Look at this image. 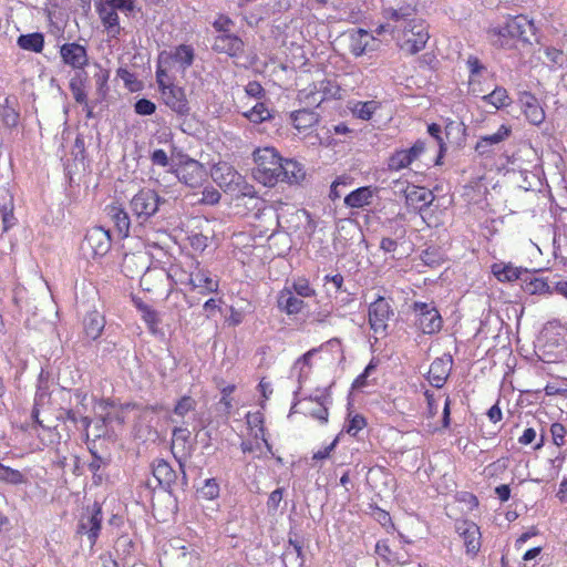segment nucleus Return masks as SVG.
<instances>
[{
    "instance_id": "nucleus-1",
    "label": "nucleus",
    "mask_w": 567,
    "mask_h": 567,
    "mask_svg": "<svg viewBox=\"0 0 567 567\" xmlns=\"http://www.w3.org/2000/svg\"><path fill=\"white\" fill-rule=\"evenodd\" d=\"M488 34L495 38L493 45L502 49L514 48V40L523 43H532L533 40L538 42L535 22L525 14L508 17L504 23L491 27Z\"/></svg>"
},
{
    "instance_id": "nucleus-2",
    "label": "nucleus",
    "mask_w": 567,
    "mask_h": 567,
    "mask_svg": "<svg viewBox=\"0 0 567 567\" xmlns=\"http://www.w3.org/2000/svg\"><path fill=\"white\" fill-rule=\"evenodd\" d=\"M254 178L267 187L277 185L282 156L274 147H264L254 152Z\"/></svg>"
},
{
    "instance_id": "nucleus-3",
    "label": "nucleus",
    "mask_w": 567,
    "mask_h": 567,
    "mask_svg": "<svg viewBox=\"0 0 567 567\" xmlns=\"http://www.w3.org/2000/svg\"><path fill=\"white\" fill-rule=\"evenodd\" d=\"M166 199L151 188L140 189L131 199L130 208L140 225L148 221L159 210Z\"/></svg>"
},
{
    "instance_id": "nucleus-4",
    "label": "nucleus",
    "mask_w": 567,
    "mask_h": 567,
    "mask_svg": "<svg viewBox=\"0 0 567 567\" xmlns=\"http://www.w3.org/2000/svg\"><path fill=\"white\" fill-rule=\"evenodd\" d=\"M414 327L424 334L439 333L443 319L434 302L414 301L411 306Z\"/></svg>"
},
{
    "instance_id": "nucleus-5",
    "label": "nucleus",
    "mask_w": 567,
    "mask_h": 567,
    "mask_svg": "<svg viewBox=\"0 0 567 567\" xmlns=\"http://www.w3.org/2000/svg\"><path fill=\"white\" fill-rule=\"evenodd\" d=\"M394 316V309L391 301L385 297L379 296L368 307V322L370 329L382 337L389 333V321Z\"/></svg>"
},
{
    "instance_id": "nucleus-6",
    "label": "nucleus",
    "mask_w": 567,
    "mask_h": 567,
    "mask_svg": "<svg viewBox=\"0 0 567 567\" xmlns=\"http://www.w3.org/2000/svg\"><path fill=\"white\" fill-rule=\"evenodd\" d=\"M112 246V238L109 229L95 226L87 229L81 244L82 251L92 258L105 256Z\"/></svg>"
},
{
    "instance_id": "nucleus-7",
    "label": "nucleus",
    "mask_w": 567,
    "mask_h": 567,
    "mask_svg": "<svg viewBox=\"0 0 567 567\" xmlns=\"http://www.w3.org/2000/svg\"><path fill=\"white\" fill-rule=\"evenodd\" d=\"M403 34L404 39L401 43V49L409 54H416L423 50L430 39L427 24L420 18L405 24Z\"/></svg>"
},
{
    "instance_id": "nucleus-8",
    "label": "nucleus",
    "mask_w": 567,
    "mask_h": 567,
    "mask_svg": "<svg viewBox=\"0 0 567 567\" xmlns=\"http://www.w3.org/2000/svg\"><path fill=\"white\" fill-rule=\"evenodd\" d=\"M103 520L102 506L94 502L92 506L86 507L85 512L81 515L76 533L86 535L91 547L96 544L100 536Z\"/></svg>"
},
{
    "instance_id": "nucleus-9",
    "label": "nucleus",
    "mask_w": 567,
    "mask_h": 567,
    "mask_svg": "<svg viewBox=\"0 0 567 567\" xmlns=\"http://www.w3.org/2000/svg\"><path fill=\"white\" fill-rule=\"evenodd\" d=\"M173 173L177 179L190 188L200 187L207 178V171L202 163L187 157L181 162Z\"/></svg>"
},
{
    "instance_id": "nucleus-10",
    "label": "nucleus",
    "mask_w": 567,
    "mask_h": 567,
    "mask_svg": "<svg viewBox=\"0 0 567 567\" xmlns=\"http://www.w3.org/2000/svg\"><path fill=\"white\" fill-rule=\"evenodd\" d=\"M425 150V142L417 140L410 148L395 151L388 159V169L400 172L408 168L424 154Z\"/></svg>"
},
{
    "instance_id": "nucleus-11",
    "label": "nucleus",
    "mask_w": 567,
    "mask_h": 567,
    "mask_svg": "<svg viewBox=\"0 0 567 567\" xmlns=\"http://www.w3.org/2000/svg\"><path fill=\"white\" fill-rule=\"evenodd\" d=\"M161 95L165 105L178 116L189 115L190 106L184 87L173 83L167 87H164L163 91H161Z\"/></svg>"
},
{
    "instance_id": "nucleus-12",
    "label": "nucleus",
    "mask_w": 567,
    "mask_h": 567,
    "mask_svg": "<svg viewBox=\"0 0 567 567\" xmlns=\"http://www.w3.org/2000/svg\"><path fill=\"white\" fill-rule=\"evenodd\" d=\"M455 529L464 540L467 555L476 556L481 549V530L480 527L471 520L456 522Z\"/></svg>"
},
{
    "instance_id": "nucleus-13",
    "label": "nucleus",
    "mask_w": 567,
    "mask_h": 567,
    "mask_svg": "<svg viewBox=\"0 0 567 567\" xmlns=\"http://www.w3.org/2000/svg\"><path fill=\"white\" fill-rule=\"evenodd\" d=\"M60 56L64 64L73 68L75 71L84 70V66L89 63L85 47L78 42L62 44L60 47Z\"/></svg>"
},
{
    "instance_id": "nucleus-14",
    "label": "nucleus",
    "mask_w": 567,
    "mask_h": 567,
    "mask_svg": "<svg viewBox=\"0 0 567 567\" xmlns=\"http://www.w3.org/2000/svg\"><path fill=\"white\" fill-rule=\"evenodd\" d=\"M212 49L216 53H224L230 58H239L244 54L245 43L240 37L231 32L226 35H216Z\"/></svg>"
},
{
    "instance_id": "nucleus-15",
    "label": "nucleus",
    "mask_w": 567,
    "mask_h": 567,
    "mask_svg": "<svg viewBox=\"0 0 567 567\" xmlns=\"http://www.w3.org/2000/svg\"><path fill=\"white\" fill-rule=\"evenodd\" d=\"M278 183L288 185H300L306 178L303 164L293 159L282 157L281 167L278 171Z\"/></svg>"
},
{
    "instance_id": "nucleus-16",
    "label": "nucleus",
    "mask_w": 567,
    "mask_h": 567,
    "mask_svg": "<svg viewBox=\"0 0 567 567\" xmlns=\"http://www.w3.org/2000/svg\"><path fill=\"white\" fill-rule=\"evenodd\" d=\"M212 177L227 193H235L236 185L243 183V175L227 164H218L213 168Z\"/></svg>"
},
{
    "instance_id": "nucleus-17",
    "label": "nucleus",
    "mask_w": 567,
    "mask_h": 567,
    "mask_svg": "<svg viewBox=\"0 0 567 567\" xmlns=\"http://www.w3.org/2000/svg\"><path fill=\"white\" fill-rule=\"evenodd\" d=\"M152 473L158 485L165 491L172 494L173 485L177 481V474L172 465L164 458H156L153 461Z\"/></svg>"
},
{
    "instance_id": "nucleus-18",
    "label": "nucleus",
    "mask_w": 567,
    "mask_h": 567,
    "mask_svg": "<svg viewBox=\"0 0 567 567\" xmlns=\"http://www.w3.org/2000/svg\"><path fill=\"white\" fill-rule=\"evenodd\" d=\"M538 270L527 268V274L522 278L520 287L524 292L534 296L553 295L551 282L537 277Z\"/></svg>"
},
{
    "instance_id": "nucleus-19",
    "label": "nucleus",
    "mask_w": 567,
    "mask_h": 567,
    "mask_svg": "<svg viewBox=\"0 0 567 567\" xmlns=\"http://www.w3.org/2000/svg\"><path fill=\"white\" fill-rule=\"evenodd\" d=\"M519 103L527 121L533 125H540L545 120V112L537 97L530 92H522Z\"/></svg>"
},
{
    "instance_id": "nucleus-20",
    "label": "nucleus",
    "mask_w": 567,
    "mask_h": 567,
    "mask_svg": "<svg viewBox=\"0 0 567 567\" xmlns=\"http://www.w3.org/2000/svg\"><path fill=\"white\" fill-rule=\"evenodd\" d=\"M491 272L499 282H522V278L527 274V268L516 267L512 262L498 261L491 266Z\"/></svg>"
},
{
    "instance_id": "nucleus-21",
    "label": "nucleus",
    "mask_w": 567,
    "mask_h": 567,
    "mask_svg": "<svg viewBox=\"0 0 567 567\" xmlns=\"http://www.w3.org/2000/svg\"><path fill=\"white\" fill-rule=\"evenodd\" d=\"M382 16L389 21L396 23L398 28H404L405 24L416 20V7L411 3L402 4L398 8L386 7L382 9Z\"/></svg>"
},
{
    "instance_id": "nucleus-22",
    "label": "nucleus",
    "mask_w": 567,
    "mask_h": 567,
    "mask_svg": "<svg viewBox=\"0 0 567 567\" xmlns=\"http://www.w3.org/2000/svg\"><path fill=\"white\" fill-rule=\"evenodd\" d=\"M350 52L354 56H361L368 51L374 50L375 38L364 29H358L350 33Z\"/></svg>"
},
{
    "instance_id": "nucleus-23",
    "label": "nucleus",
    "mask_w": 567,
    "mask_h": 567,
    "mask_svg": "<svg viewBox=\"0 0 567 567\" xmlns=\"http://www.w3.org/2000/svg\"><path fill=\"white\" fill-rule=\"evenodd\" d=\"M453 360L452 357L449 355L447 359L436 358L430 365L429 370V381L432 386L441 389L451 372Z\"/></svg>"
},
{
    "instance_id": "nucleus-24",
    "label": "nucleus",
    "mask_w": 567,
    "mask_h": 567,
    "mask_svg": "<svg viewBox=\"0 0 567 567\" xmlns=\"http://www.w3.org/2000/svg\"><path fill=\"white\" fill-rule=\"evenodd\" d=\"M512 133L509 126L502 124L496 133L481 136L475 145V151L484 156L493 152V147L506 140Z\"/></svg>"
},
{
    "instance_id": "nucleus-25",
    "label": "nucleus",
    "mask_w": 567,
    "mask_h": 567,
    "mask_svg": "<svg viewBox=\"0 0 567 567\" xmlns=\"http://www.w3.org/2000/svg\"><path fill=\"white\" fill-rule=\"evenodd\" d=\"M166 59L177 63L179 69L185 72L195 61V50L190 44H179L171 52H165Z\"/></svg>"
},
{
    "instance_id": "nucleus-26",
    "label": "nucleus",
    "mask_w": 567,
    "mask_h": 567,
    "mask_svg": "<svg viewBox=\"0 0 567 567\" xmlns=\"http://www.w3.org/2000/svg\"><path fill=\"white\" fill-rule=\"evenodd\" d=\"M278 308L287 315H297L303 307L305 302L295 296L293 290L288 289V286L279 292L277 298Z\"/></svg>"
},
{
    "instance_id": "nucleus-27",
    "label": "nucleus",
    "mask_w": 567,
    "mask_h": 567,
    "mask_svg": "<svg viewBox=\"0 0 567 567\" xmlns=\"http://www.w3.org/2000/svg\"><path fill=\"white\" fill-rule=\"evenodd\" d=\"M105 328V318L99 311H90L83 319L85 337L92 341L99 339Z\"/></svg>"
},
{
    "instance_id": "nucleus-28",
    "label": "nucleus",
    "mask_w": 567,
    "mask_h": 567,
    "mask_svg": "<svg viewBox=\"0 0 567 567\" xmlns=\"http://www.w3.org/2000/svg\"><path fill=\"white\" fill-rule=\"evenodd\" d=\"M107 214L121 237H127L131 229V218L128 213L120 205L107 206Z\"/></svg>"
},
{
    "instance_id": "nucleus-29",
    "label": "nucleus",
    "mask_w": 567,
    "mask_h": 567,
    "mask_svg": "<svg viewBox=\"0 0 567 567\" xmlns=\"http://www.w3.org/2000/svg\"><path fill=\"white\" fill-rule=\"evenodd\" d=\"M374 190L371 186H362L350 192L344 197V204L351 208H362L369 206L372 203Z\"/></svg>"
},
{
    "instance_id": "nucleus-30",
    "label": "nucleus",
    "mask_w": 567,
    "mask_h": 567,
    "mask_svg": "<svg viewBox=\"0 0 567 567\" xmlns=\"http://www.w3.org/2000/svg\"><path fill=\"white\" fill-rule=\"evenodd\" d=\"M435 196L433 193L424 187L413 186L408 188L405 193L406 204L409 206H415L416 204H421L420 210L423 208H427L434 200Z\"/></svg>"
},
{
    "instance_id": "nucleus-31",
    "label": "nucleus",
    "mask_w": 567,
    "mask_h": 567,
    "mask_svg": "<svg viewBox=\"0 0 567 567\" xmlns=\"http://www.w3.org/2000/svg\"><path fill=\"white\" fill-rule=\"evenodd\" d=\"M290 118L298 131H306L319 122V114L313 110L301 109L292 112Z\"/></svg>"
},
{
    "instance_id": "nucleus-32",
    "label": "nucleus",
    "mask_w": 567,
    "mask_h": 567,
    "mask_svg": "<svg viewBox=\"0 0 567 567\" xmlns=\"http://www.w3.org/2000/svg\"><path fill=\"white\" fill-rule=\"evenodd\" d=\"M87 82V73L82 71H75L73 76L70 79L69 87L76 103L83 104L87 99L85 91Z\"/></svg>"
},
{
    "instance_id": "nucleus-33",
    "label": "nucleus",
    "mask_w": 567,
    "mask_h": 567,
    "mask_svg": "<svg viewBox=\"0 0 567 567\" xmlns=\"http://www.w3.org/2000/svg\"><path fill=\"white\" fill-rule=\"evenodd\" d=\"M350 111L352 115L362 121H369L372 118L373 114L381 107V103L371 100V101H354L350 103Z\"/></svg>"
},
{
    "instance_id": "nucleus-34",
    "label": "nucleus",
    "mask_w": 567,
    "mask_h": 567,
    "mask_svg": "<svg viewBox=\"0 0 567 567\" xmlns=\"http://www.w3.org/2000/svg\"><path fill=\"white\" fill-rule=\"evenodd\" d=\"M17 45L24 51L41 53L44 48V34L42 32L20 34Z\"/></svg>"
},
{
    "instance_id": "nucleus-35",
    "label": "nucleus",
    "mask_w": 567,
    "mask_h": 567,
    "mask_svg": "<svg viewBox=\"0 0 567 567\" xmlns=\"http://www.w3.org/2000/svg\"><path fill=\"white\" fill-rule=\"evenodd\" d=\"M104 3H101L96 7L99 16L102 20V23L104 28L113 34V37H116L121 33V27H120V18L115 9L111 8L107 9L103 6Z\"/></svg>"
},
{
    "instance_id": "nucleus-36",
    "label": "nucleus",
    "mask_w": 567,
    "mask_h": 567,
    "mask_svg": "<svg viewBox=\"0 0 567 567\" xmlns=\"http://www.w3.org/2000/svg\"><path fill=\"white\" fill-rule=\"evenodd\" d=\"M195 284L202 295L217 292L219 289L218 280L212 278L209 271L199 269L198 265L195 270Z\"/></svg>"
},
{
    "instance_id": "nucleus-37",
    "label": "nucleus",
    "mask_w": 567,
    "mask_h": 567,
    "mask_svg": "<svg viewBox=\"0 0 567 567\" xmlns=\"http://www.w3.org/2000/svg\"><path fill=\"white\" fill-rule=\"evenodd\" d=\"M482 99L484 102L493 105L497 110L511 104V97L507 90L503 86H496L489 94L484 95Z\"/></svg>"
},
{
    "instance_id": "nucleus-38",
    "label": "nucleus",
    "mask_w": 567,
    "mask_h": 567,
    "mask_svg": "<svg viewBox=\"0 0 567 567\" xmlns=\"http://www.w3.org/2000/svg\"><path fill=\"white\" fill-rule=\"evenodd\" d=\"M317 406L310 412L313 419L319 420L322 424L328 422V405L331 404V396L328 392L315 398Z\"/></svg>"
},
{
    "instance_id": "nucleus-39",
    "label": "nucleus",
    "mask_w": 567,
    "mask_h": 567,
    "mask_svg": "<svg viewBox=\"0 0 567 567\" xmlns=\"http://www.w3.org/2000/svg\"><path fill=\"white\" fill-rule=\"evenodd\" d=\"M244 116L255 124L262 123L272 117L271 111L262 102L257 103L249 111L245 112Z\"/></svg>"
},
{
    "instance_id": "nucleus-40",
    "label": "nucleus",
    "mask_w": 567,
    "mask_h": 567,
    "mask_svg": "<svg viewBox=\"0 0 567 567\" xmlns=\"http://www.w3.org/2000/svg\"><path fill=\"white\" fill-rule=\"evenodd\" d=\"M138 309L142 312V319L146 323L150 332L152 334H156L158 332L159 323V317L157 311L145 303L138 305Z\"/></svg>"
},
{
    "instance_id": "nucleus-41",
    "label": "nucleus",
    "mask_w": 567,
    "mask_h": 567,
    "mask_svg": "<svg viewBox=\"0 0 567 567\" xmlns=\"http://www.w3.org/2000/svg\"><path fill=\"white\" fill-rule=\"evenodd\" d=\"M0 214L2 220V233H7L18 223V219L13 214L12 198L0 206Z\"/></svg>"
},
{
    "instance_id": "nucleus-42",
    "label": "nucleus",
    "mask_w": 567,
    "mask_h": 567,
    "mask_svg": "<svg viewBox=\"0 0 567 567\" xmlns=\"http://www.w3.org/2000/svg\"><path fill=\"white\" fill-rule=\"evenodd\" d=\"M288 289L293 290V293L301 298H310L316 296V290L310 286V282L305 277H299L292 281Z\"/></svg>"
},
{
    "instance_id": "nucleus-43",
    "label": "nucleus",
    "mask_w": 567,
    "mask_h": 567,
    "mask_svg": "<svg viewBox=\"0 0 567 567\" xmlns=\"http://www.w3.org/2000/svg\"><path fill=\"white\" fill-rule=\"evenodd\" d=\"M220 487L217 483L216 478H206L200 488L197 489V494L199 497L213 501L219 496Z\"/></svg>"
},
{
    "instance_id": "nucleus-44",
    "label": "nucleus",
    "mask_w": 567,
    "mask_h": 567,
    "mask_svg": "<svg viewBox=\"0 0 567 567\" xmlns=\"http://www.w3.org/2000/svg\"><path fill=\"white\" fill-rule=\"evenodd\" d=\"M0 117L4 126L13 128L19 124L20 113L18 107L0 105Z\"/></svg>"
},
{
    "instance_id": "nucleus-45",
    "label": "nucleus",
    "mask_w": 567,
    "mask_h": 567,
    "mask_svg": "<svg viewBox=\"0 0 567 567\" xmlns=\"http://www.w3.org/2000/svg\"><path fill=\"white\" fill-rule=\"evenodd\" d=\"M0 481L7 484L20 485L24 483V475L14 468L0 463Z\"/></svg>"
},
{
    "instance_id": "nucleus-46",
    "label": "nucleus",
    "mask_w": 567,
    "mask_h": 567,
    "mask_svg": "<svg viewBox=\"0 0 567 567\" xmlns=\"http://www.w3.org/2000/svg\"><path fill=\"white\" fill-rule=\"evenodd\" d=\"M196 401L189 395H183L174 406L173 413L176 416L184 417L188 412L196 409Z\"/></svg>"
},
{
    "instance_id": "nucleus-47",
    "label": "nucleus",
    "mask_w": 567,
    "mask_h": 567,
    "mask_svg": "<svg viewBox=\"0 0 567 567\" xmlns=\"http://www.w3.org/2000/svg\"><path fill=\"white\" fill-rule=\"evenodd\" d=\"M235 22L226 14H218V17L212 22V27L216 31L217 35H226L231 33Z\"/></svg>"
},
{
    "instance_id": "nucleus-48",
    "label": "nucleus",
    "mask_w": 567,
    "mask_h": 567,
    "mask_svg": "<svg viewBox=\"0 0 567 567\" xmlns=\"http://www.w3.org/2000/svg\"><path fill=\"white\" fill-rule=\"evenodd\" d=\"M281 559L286 567H302L305 563L302 551H295L288 549H285Z\"/></svg>"
},
{
    "instance_id": "nucleus-49",
    "label": "nucleus",
    "mask_w": 567,
    "mask_h": 567,
    "mask_svg": "<svg viewBox=\"0 0 567 567\" xmlns=\"http://www.w3.org/2000/svg\"><path fill=\"white\" fill-rule=\"evenodd\" d=\"M427 133L437 142L440 152L436 159V164L440 163V158L443 156V153L446 151L445 143L442 136V127L440 124L431 123L427 125Z\"/></svg>"
},
{
    "instance_id": "nucleus-50",
    "label": "nucleus",
    "mask_w": 567,
    "mask_h": 567,
    "mask_svg": "<svg viewBox=\"0 0 567 567\" xmlns=\"http://www.w3.org/2000/svg\"><path fill=\"white\" fill-rule=\"evenodd\" d=\"M134 111L138 115H152L156 111V105L148 99H140L134 104Z\"/></svg>"
},
{
    "instance_id": "nucleus-51",
    "label": "nucleus",
    "mask_w": 567,
    "mask_h": 567,
    "mask_svg": "<svg viewBox=\"0 0 567 567\" xmlns=\"http://www.w3.org/2000/svg\"><path fill=\"white\" fill-rule=\"evenodd\" d=\"M365 425V419L360 414H355L349 420L348 424L344 426V430L348 434L355 436Z\"/></svg>"
},
{
    "instance_id": "nucleus-52",
    "label": "nucleus",
    "mask_w": 567,
    "mask_h": 567,
    "mask_svg": "<svg viewBox=\"0 0 567 567\" xmlns=\"http://www.w3.org/2000/svg\"><path fill=\"white\" fill-rule=\"evenodd\" d=\"M73 410L80 420L81 429L83 431H89L92 420L85 415V413L87 412L86 403H75Z\"/></svg>"
},
{
    "instance_id": "nucleus-53",
    "label": "nucleus",
    "mask_w": 567,
    "mask_h": 567,
    "mask_svg": "<svg viewBox=\"0 0 567 567\" xmlns=\"http://www.w3.org/2000/svg\"><path fill=\"white\" fill-rule=\"evenodd\" d=\"M164 54H165V52H162L159 54L158 65H157V69H156V82L158 84L159 92L163 91L164 87H167L168 85L173 84V82H171L169 79H168V74H167L166 70H164L161 66V63H162V61L164 59Z\"/></svg>"
},
{
    "instance_id": "nucleus-54",
    "label": "nucleus",
    "mask_w": 567,
    "mask_h": 567,
    "mask_svg": "<svg viewBox=\"0 0 567 567\" xmlns=\"http://www.w3.org/2000/svg\"><path fill=\"white\" fill-rule=\"evenodd\" d=\"M102 2L115 10L132 12L135 10L134 0H102Z\"/></svg>"
},
{
    "instance_id": "nucleus-55",
    "label": "nucleus",
    "mask_w": 567,
    "mask_h": 567,
    "mask_svg": "<svg viewBox=\"0 0 567 567\" xmlns=\"http://www.w3.org/2000/svg\"><path fill=\"white\" fill-rule=\"evenodd\" d=\"M550 433L555 445L563 446L565 444L566 429L561 423H553L550 426Z\"/></svg>"
},
{
    "instance_id": "nucleus-56",
    "label": "nucleus",
    "mask_w": 567,
    "mask_h": 567,
    "mask_svg": "<svg viewBox=\"0 0 567 567\" xmlns=\"http://www.w3.org/2000/svg\"><path fill=\"white\" fill-rule=\"evenodd\" d=\"M282 497H284V488L282 487H278L270 493L268 501H267V508H268L269 513H275L278 509V507L282 501Z\"/></svg>"
},
{
    "instance_id": "nucleus-57",
    "label": "nucleus",
    "mask_w": 567,
    "mask_h": 567,
    "mask_svg": "<svg viewBox=\"0 0 567 567\" xmlns=\"http://www.w3.org/2000/svg\"><path fill=\"white\" fill-rule=\"evenodd\" d=\"M466 65H467L471 79L473 76L480 75L482 72L486 71V66L475 55H470L467 58Z\"/></svg>"
},
{
    "instance_id": "nucleus-58",
    "label": "nucleus",
    "mask_w": 567,
    "mask_h": 567,
    "mask_svg": "<svg viewBox=\"0 0 567 567\" xmlns=\"http://www.w3.org/2000/svg\"><path fill=\"white\" fill-rule=\"evenodd\" d=\"M74 161L84 162L85 159V141L84 137L78 135L71 151Z\"/></svg>"
},
{
    "instance_id": "nucleus-59",
    "label": "nucleus",
    "mask_w": 567,
    "mask_h": 567,
    "mask_svg": "<svg viewBox=\"0 0 567 567\" xmlns=\"http://www.w3.org/2000/svg\"><path fill=\"white\" fill-rule=\"evenodd\" d=\"M42 377H43V371L41 372V374L39 377V385H38V389L35 392V396H34V405L35 406L44 404L50 396L48 388L42 384Z\"/></svg>"
},
{
    "instance_id": "nucleus-60",
    "label": "nucleus",
    "mask_w": 567,
    "mask_h": 567,
    "mask_svg": "<svg viewBox=\"0 0 567 567\" xmlns=\"http://www.w3.org/2000/svg\"><path fill=\"white\" fill-rule=\"evenodd\" d=\"M245 92L248 96L255 97L258 100L265 97V95H266L264 87L257 81L248 82V84L245 86Z\"/></svg>"
},
{
    "instance_id": "nucleus-61",
    "label": "nucleus",
    "mask_w": 567,
    "mask_h": 567,
    "mask_svg": "<svg viewBox=\"0 0 567 567\" xmlns=\"http://www.w3.org/2000/svg\"><path fill=\"white\" fill-rule=\"evenodd\" d=\"M113 417L110 413H104L101 415V417L95 422L94 429H95V439H100L105 435L106 433V425L111 423Z\"/></svg>"
},
{
    "instance_id": "nucleus-62",
    "label": "nucleus",
    "mask_w": 567,
    "mask_h": 567,
    "mask_svg": "<svg viewBox=\"0 0 567 567\" xmlns=\"http://www.w3.org/2000/svg\"><path fill=\"white\" fill-rule=\"evenodd\" d=\"M220 193L213 187H205L200 203L206 205H215L220 200Z\"/></svg>"
},
{
    "instance_id": "nucleus-63",
    "label": "nucleus",
    "mask_w": 567,
    "mask_h": 567,
    "mask_svg": "<svg viewBox=\"0 0 567 567\" xmlns=\"http://www.w3.org/2000/svg\"><path fill=\"white\" fill-rule=\"evenodd\" d=\"M324 282H330L336 289V293H343L347 292V289L344 288V279L341 274L336 275H326L323 278Z\"/></svg>"
},
{
    "instance_id": "nucleus-64",
    "label": "nucleus",
    "mask_w": 567,
    "mask_h": 567,
    "mask_svg": "<svg viewBox=\"0 0 567 567\" xmlns=\"http://www.w3.org/2000/svg\"><path fill=\"white\" fill-rule=\"evenodd\" d=\"M151 161L154 165L166 167L169 164V157L166 152L162 148L153 151L151 154Z\"/></svg>"
}]
</instances>
